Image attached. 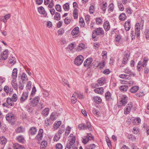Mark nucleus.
Instances as JSON below:
<instances>
[{
  "label": "nucleus",
  "instance_id": "6",
  "mask_svg": "<svg viewBox=\"0 0 149 149\" xmlns=\"http://www.w3.org/2000/svg\"><path fill=\"white\" fill-rule=\"evenodd\" d=\"M43 135V130L42 129L39 130L38 133L35 138L38 141H40L42 140Z\"/></svg>",
  "mask_w": 149,
  "mask_h": 149
},
{
  "label": "nucleus",
  "instance_id": "42",
  "mask_svg": "<svg viewBox=\"0 0 149 149\" xmlns=\"http://www.w3.org/2000/svg\"><path fill=\"white\" fill-rule=\"evenodd\" d=\"M148 61V59L146 57H144L142 63V66L145 67L146 66L147 62Z\"/></svg>",
  "mask_w": 149,
  "mask_h": 149
},
{
  "label": "nucleus",
  "instance_id": "59",
  "mask_svg": "<svg viewBox=\"0 0 149 149\" xmlns=\"http://www.w3.org/2000/svg\"><path fill=\"white\" fill-rule=\"evenodd\" d=\"M11 99L14 102H16L17 99V95L16 94H14L13 95Z\"/></svg>",
  "mask_w": 149,
  "mask_h": 149
},
{
  "label": "nucleus",
  "instance_id": "49",
  "mask_svg": "<svg viewBox=\"0 0 149 149\" xmlns=\"http://www.w3.org/2000/svg\"><path fill=\"white\" fill-rule=\"evenodd\" d=\"M61 135L59 134H56L55 135V136L54 138V141H57L60 138Z\"/></svg>",
  "mask_w": 149,
  "mask_h": 149
},
{
  "label": "nucleus",
  "instance_id": "32",
  "mask_svg": "<svg viewBox=\"0 0 149 149\" xmlns=\"http://www.w3.org/2000/svg\"><path fill=\"white\" fill-rule=\"evenodd\" d=\"M105 79L104 78H100L98 80V82L100 86L103 85L105 83Z\"/></svg>",
  "mask_w": 149,
  "mask_h": 149
},
{
  "label": "nucleus",
  "instance_id": "23",
  "mask_svg": "<svg viewBox=\"0 0 149 149\" xmlns=\"http://www.w3.org/2000/svg\"><path fill=\"white\" fill-rule=\"evenodd\" d=\"M79 32V29L78 27H76L72 31L71 34L72 35H76L78 34Z\"/></svg>",
  "mask_w": 149,
  "mask_h": 149
},
{
  "label": "nucleus",
  "instance_id": "26",
  "mask_svg": "<svg viewBox=\"0 0 149 149\" xmlns=\"http://www.w3.org/2000/svg\"><path fill=\"white\" fill-rule=\"evenodd\" d=\"M21 79L22 80L21 81L24 82V83H25V82L27 80V77L26 74L25 73H23L22 74L21 76Z\"/></svg>",
  "mask_w": 149,
  "mask_h": 149
},
{
  "label": "nucleus",
  "instance_id": "35",
  "mask_svg": "<svg viewBox=\"0 0 149 149\" xmlns=\"http://www.w3.org/2000/svg\"><path fill=\"white\" fill-rule=\"evenodd\" d=\"M47 146V142L46 141H42L41 144L40 148L41 149H44Z\"/></svg>",
  "mask_w": 149,
  "mask_h": 149
},
{
  "label": "nucleus",
  "instance_id": "62",
  "mask_svg": "<svg viewBox=\"0 0 149 149\" xmlns=\"http://www.w3.org/2000/svg\"><path fill=\"white\" fill-rule=\"evenodd\" d=\"M16 131L17 133H21L23 132L24 130L22 128L20 127L17 129Z\"/></svg>",
  "mask_w": 149,
  "mask_h": 149
},
{
  "label": "nucleus",
  "instance_id": "48",
  "mask_svg": "<svg viewBox=\"0 0 149 149\" xmlns=\"http://www.w3.org/2000/svg\"><path fill=\"white\" fill-rule=\"evenodd\" d=\"M73 15L75 19H77L78 18V12L77 9L75 8L73 12Z\"/></svg>",
  "mask_w": 149,
  "mask_h": 149
},
{
  "label": "nucleus",
  "instance_id": "7",
  "mask_svg": "<svg viewBox=\"0 0 149 149\" xmlns=\"http://www.w3.org/2000/svg\"><path fill=\"white\" fill-rule=\"evenodd\" d=\"M40 100V97L39 96L35 97L31 102V105L33 107H35L38 104Z\"/></svg>",
  "mask_w": 149,
  "mask_h": 149
},
{
  "label": "nucleus",
  "instance_id": "11",
  "mask_svg": "<svg viewBox=\"0 0 149 149\" xmlns=\"http://www.w3.org/2000/svg\"><path fill=\"white\" fill-rule=\"evenodd\" d=\"M17 69L15 68L13 69L11 75V77L13 79H16L17 77Z\"/></svg>",
  "mask_w": 149,
  "mask_h": 149
},
{
  "label": "nucleus",
  "instance_id": "5",
  "mask_svg": "<svg viewBox=\"0 0 149 149\" xmlns=\"http://www.w3.org/2000/svg\"><path fill=\"white\" fill-rule=\"evenodd\" d=\"M83 60V57L82 55H79L75 58L74 63L76 65H80L82 63Z\"/></svg>",
  "mask_w": 149,
  "mask_h": 149
},
{
  "label": "nucleus",
  "instance_id": "12",
  "mask_svg": "<svg viewBox=\"0 0 149 149\" xmlns=\"http://www.w3.org/2000/svg\"><path fill=\"white\" fill-rule=\"evenodd\" d=\"M79 97V99H82L84 98V96L83 93L80 92H75L72 95V97Z\"/></svg>",
  "mask_w": 149,
  "mask_h": 149
},
{
  "label": "nucleus",
  "instance_id": "41",
  "mask_svg": "<svg viewBox=\"0 0 149 149\" xmlns=\"http://www.w3.org/2000/svg\"><path fill=\"white\" fill-rule=\"evenodd\" d=\"M24 82L20 81L19 83V88L20 89H23L24 87Z\"/></svg>",
  "mask_w": 149,
  "mask_h": 149
},
{
  "label": "nucleus",
  "instance_id": "43",
  "mask_svg": "<svg viewBox=\"0 0 149 149\" xmlns=\"http://www.w3.org/2000/svg\"><path fill=\"white\" fill-rule=\"evenodd\" d=\"M129 56L128 55H127L125 56L123 58L122 63L123 64H126L128 60Z\"/></svg>",
  "mask_w": 149,
  "mask_h": 149
},
{
  "label": "nucleus",
  "instance_id": "16",
  "mask_svg": "<svg viewBox=\"0 0 149 149\" xmlns=\"http://www.w3.org/2000/svg\"><path fill=\"white\" fill-rule=\"evenodd\" d=\"M130 21H126L124 27L126 31H129L130 28Z\"/></svg>",
  "mask_w": 149,
  "mask_h": 149
},
{
  "label": "nucleus",
  "instance_id": "33",
  "mask_svg": "<svg viewBox=\"0 0 149 149\" xmlns=\"http://www.w3.org/2000/svg\"><path fill=\"white\" fill-rule=\"evenodd\" d=\"M57 116H56V113L53 112L52 113L50 116V118L52 121H54L56 118Z\"/></svg>",
  "mask_w": 149,
  "mask_h": 149
},
{
  "label": "nucleus",
  "instance_id": "57",
  "mask_svg": "<svg viewBox=\"0 0 149 149\" xmlns=\"http://www.w3.org/2000/svg\"><path fill=\"white\" fill-rule=\"evenodd\" d=\"M118 7L119 10L121 11H123L124 10V7L123 5L121 3H118Z\"/></svg>",
  "mask_w": 149,
  "mask_h": 149
},
{
  "label": "nucleus",
  "instance_id": "1",
  "mask_svg": "<svg viewBox=\"0 0 149 149\" xmlns=\"http://www.w3.org/2000/svg\"><path fill=\"white\" fill-rule=\"evenodd\" d=\"M104 33V31L102 28H98L94 30L92 32V38L94 40H97L96 37L97 35L101 36Z\"/></svg>",
  "mask_w": 149,
  "mask_h": 149
},
{
  "label": "nucleus",
  "instance_id": "28",
  "mask_svg": "<svg viewBox=\"0 0 149 149\" xmlns=\"http://www.w3.org/2000/svg\"><path fill=\"white\" fill-rule=\"evenodd\" d=\"M128 86L127 85H123L119 87V89L122 91L125 92L128 89Z\"/></svg>",
  "mask_w": 149,
  "mask_h": 149
},
{
  "label": "nucleus",
  "instance_id": "8",
  "mask_svg": "<svg viewBox=\"0 0 149 149\" xmlns=\"http://www.w3.org/2000/svg\"><path fill=\"white\" fill-rule=\"evenodd\" d=\"M28 95V93L27 92H23L22 95L20 99V102L21 103H23L26 100Z\"/></svg>",
  "mask_w": 149,
  "mask_h": 149
},
{
  "label": "nucleus",
  "instance_id": "46",
  "mask_svg": "<svg viewBox=\"0 0 149 149\" xmlns=\"http://www.w3.org/2000/svg\"><path fill=\"white\" fill-rule=\"evenodd\" d=\"M142 62L141 61H139L137 65V69L139 71H140L142 68Z\"/></svg>",
  "mask_w": 149,
  "mask_h": 149
},
{
  "label": "nucleus",
  "instance_id": "39",
  "mask_svg": "<svg viewBox=\"0 0 149 149\" xmlns=\"http://www.w3.org/2000/svg\"><path fill=\"white\" fill-rule=\"evenodd\" d=\"M10 16L11 15L10 14H8L5 16L2 20L3 22L5 23L7 22V20L10 18Z\"/></svg>",
  "mask_w": 149,
  "mask_h": 149
},
{
  "label": "nucleus",
  "instance_id": "54",
  "mask_svg": "<svg viewBox=\"0 0 149 149\" xmlns=\"http://www.w3.org/2000/svg\"><path fill=\"white\" fill-rule=\"evenodd\" d=\"M90 14H93L94 12V7L93 6H91L89 9Z\"/></svg>",
  "mask_w": 149,
  "mask_h": 149
},
{
  "label": "nucleus",
  "instance_id": "29",
  "mask_svg": "<svg viewBox=\"0 0 149 149\" xmlns=\"http://www.w3.org/2000/svg\"><path fill=\"white\" fill-rule=\"evenodd\" d=\"M85 47V45L83 43H80L78 45L77 50V51H79L84 48Z\"/></svg>",
  "mask_w": 149,
  "mask_h": 149
},
{
  "label": "nucleus",
  "instance_id": "17",
  "mask_svg": "<svg viewBox=\"0 0 149 149\" xmlns=\"http://www.w3.org/2000/svg\"><path fill=\"white\" fill-rule=\"evenodd\" d=\"M92 61V59L91 58H88L87 59L86 61L84 63V65L85 67H87L90 65Z\"/></svg>",
  "mask_w": 149,
  "mask_h": 149
},
{
  "label": "nucleus",
  "instance_id": "37",
  "mask_svg": "<svg viewBox=\"0 0 149 149\" xmlns=\"http://www.w3.org/2000/svg\"><path fill=\"white\" fill-rule=\"evenodd\" d=\"M52 121L50 118H47L45 121V125L47 126H49L52 124Z\"/></svg>",
  "mask_w": 149,
  "mask_h": 149
},
{
  "label": "nucleus",
  "instance_id": "14",
  "mask_svg": "<svg viewBox=\"0 0 149 149\" xmlns=\"http://www.w3.org/2000/svg\"><path fill=\"white\" fill-rule=\"evenodd\" d=\"M103 26L106 31H108L110 28L109 22L108 21H106L104 22Z\"/></svg>",
  "mask_w": 149,
  "mask_h": 149
},
{
  "label": "nucleus",
  "instance_id": "63",
  "mask_svg": "<svg viewBox=\"0 0 149 149\" xmlns=\"http://www.w3.org/2000/svg\"><path fill=\"white\" fill-rule=\"evenodd\" d=\"M105 65V63L104 61H103L102 62L100 63L99 64L98 66H100V68H103Z\"/></svg>",
  "mask_w": 149,
  "mask_h": 149
},
{
  "label": "nucleus",
  "instance_id": "64",
  "mask_svg": "<svg viewBox=\"0 0 149 149\" xmlns=\"http://www.w3.org/2000/svg\"><path fill=\"white\" fill-rule=\"evenodd\" d=\"M56 149H62L63 148V146L61 144L58 143L56 144Z\"/></svg>",
  "mask_w": 149,
  "mask_h": 149
},
{
  "label": "nucleus",
  "instance_id": "58",
  "mask_svg": "<svg viewBox=\"0 0 149 149\" xmlns=\"http://www.w3.org/2000/svg\"><path fill=\"white\" fill-rule=\"evenodd\" d=\"M89 139L86 136L84 137L83 138L82 142L84 144L87 143L89 140Z\"/></svg>",
  "mask_w": 149,
  "mask_h": 149
},
{
  "label": "nucleus",
  "instance_id": "19",
  "mask_svg": "<svg viewBox=\"0 0 149 149\" xmlns=\"http://www.w3.org/2000/svg\"><path fill=\"white\" fill-rule=\"evenodd\" d=\"M93 100L94 102L97 104L100 103L102 102V100L101 98L99 97H94L93 98Z\"/></svg>",
  "mask_w": 149,
  "mask_h": 149
},
{
  "label": "nucleus",
  "instance_id": "10",
  "mask_svg": "<svg viewBox=\"0 0 149 149\" xmlns=\"http://www.w3.org/2000/svg\"><path fill=\"white\" fill-rule=\"evenodd\" d=\"M132 103L131 102L128 104L126 106V108L124 110V113L126 114H128L130 112L131 109L132 107Z\"/></svg>",
  "mask_w": 149,
  "mask_h": 149
},
{
  "label": "nucleus",
  "instance_id": "4",
  "mask_svg": "<svg viewBox=\"0 0 149 149\" xmlns=\"http://www.w3.org/2000/svg\"><path fill=\"white\" fill-rule=\"evenodd\" d=\"M8 50L7 49L0 55V62H2V61H5L7 58L8 55Z\"/></svg>",
  "mask_w": 149,
  "mask_h": 149
},
{
  "label": "nucleus",
  "instance_id": "61",
  "mask_svg": "<svg viewBox=\"0 0 149 149\" xmlns=\"http://www.w3.org/2000/svg\"><path fill=\"white\" fill-rule=\"evenodd\" d=\"M42 94L43 95V97H47L49 95V94L48 92L46 90H44V91H43Z\"/></svg>",
  "mask_w": 149,
  "mask_h": 149
},
{
  "label": "nucleus",
  "instance_id": "22",
  "mask_svg": "<svg viewBox=\"0 0 149 149\" xmlns=\"http://www.w3.org/2000/svg\"><path fill=\"white\" fill-rule=\"evenodd\" d=\"M37 131V130L35 127H31L29 130V133L32 135L35 134Z\"/></svg>",
  "mask_w": 149,
  "mask_h": 149
},
{
  "label": "nucleus",
  "instance_id": "3",
  "mask_svg": "<svg viewBox=\"0 0 149 149\" xmlns=\"http://www.w3.org/2000/svg\"><path fill=\"white\" fill-rule=\"evenodd\" d=\"M86 126L84 123L79 124L78 125V128L79 130H86L88 129L89 130H92L90 123L88 121H86Z\"/></svg>",
  "mask_w": 149,
  "mask_h": 149
},
{
  "label": "nucleus",
  "instance_id": "31",
  "mask_svg": "<svg viewBox=\"0 0 149 149\" xmlns=\"http://www.w3.org/2000/svg\"><path fill=\"white\" fill-rule=\"evenodd\" d=\"M18 141L20 143H23L24 142L25 140L24 137L22 135H20L17 137Z\"/></svg>",
  "mask_w": 149,
  "mask_h": 149
},
{
  "label": "nucleus",
  "instance_id": "25",
  "mask_svg": "<svg viewBox=\"0 0 149 149\" xmlns=\"http://www.w3.org/2000/svg\"><path fill=\"white\" fill-rule=\"evenodd\" d=\"M139 87L137 86H135L132 87L130 89V91L132 93H135L139 89Z\"/></svg>",
  "mask_w": 149,
  "mask_h": 149
},
{
  "label": "nucleus",
  "instance_id": "47",
  "mask_svg": "<svg viewBox=\"0 0 149 149\" xmlns=\"http://www.w3.org/2000/svg\"><path fill=\"white\" fill-rule=\"evenodd\" d=\"M119 77L121 78L126 79H129L130 78V76L125 74H121L120 75Z\"/></svg>",
  "mask_w": 149,
  "mask_h": 149
},
{
  "label": "nucleus",
  "instance_id": "13",
  "mask_svg": "<svg viewBox=\"0 0 149 149\" xmlns=\"http://www.w3.org/2000/svg\"><path fill=\"white\" fill-rule=\"evenodd\" d=\"M94 91L96 93L102 94L104 92V89L103 87L98 88L94 89Z\"/></svg>",
  "mask_w": 149,
  "mask_h": 149
},
{
  "label": "nucleus",
  "instance_id": "27",
  "mask_svg": "<svg viewBox=\"0 0 149 149\" xmlns=\"http://www.w3.org/2000/svg\"><path fill=\"white\" fill-rule=\"evenodd\" d=\"M13 101L12 100L11 98L10 97L7 98L6 100V102L7 104L12 106H13L14 105V103Z\"/></svg>",
  "mask_w": 149,
  "mask_h": 149
},
{
  "label": "nucleus",
  "instance_id": "38",
  "mask_svg": "<svg viewBox=\"0 0 149 149\" xmlns=\"http://www.w3.org/2000/svg\"><path fill=\"white\" fill-rule=\"evenodd\" d=\"M111 94L109 92H107L105 93V97L106 100H109L111 98Z\"/></svg>",
  "mask_w": 149,
  "mask_h": 149
},
{
  "label": "nucleus",
  "instance_id": "53",
  "mask_svg": "<svg viewBox=\"0 0 149 149\" xmlns=\"http://www.w3.org/2000/svg\"><path fill=\"white\" fill-rule=\"evenodd\" d=\"M114 5L113 3H111L109 6H108L109 11H112L114 8Z\"/></svg>",
  "mask_w": 149,
  "mask_h": 149
},
{
  "label": "nucleus",
  "instance_id": "34",
  "mask_svg": "<svg viewBox=\"0 0 149 149\" xmlns=\"http://www.w3.org/2000/svg\"><path fill=\"white\" fill-rule=\"evenodd\" d=\"M65 127L63 125H62L60 128H59V130L58 131V134L61 135V134L63 133L65 131Z\"/></svg>",
  "mask_w": 149,
  "mask_h": 149
},
{
  "label": "nucleus",
  "instance_id": "15",
  "mask_svg": "<svg viewBox=\"0 0 149 149\" xmlns=\"http://www.w3.org/2000/svg\"><path fill=\"white\" fill-rule=\"evenodd\" d=\"M38 11L40 13L43 15L45 17L46 16L47 14L45 11L44 8L43 7L41 6L38 8Z\"/></svg>",
  "mask_w": 149,
  "mask_h": 149
},
{
  "label": "nucleus",
  "instance_id": "18",
  "mask_svg": "<svg viewBox=\"0 0 149 149\" xmlns=\"http://www.w3.org/2000/svg\"><path fill=\"white\" fill-rule=\"evenodd\" d=\"M127 97L125 95L122 97L120 102L124 106L127 103Z\"/></svg>",
  "mask_w": 149,
  "mask_h": 149
},
{
  "label": "nucleus",
  "instance_id": "40",
  "mask_svg": "<svg viewBox=\"0 0 149 149\" xmlns=\"http://www.w3.org/2000/svg\"><path fill=\"white\" fill-rule=\"evenodd\" d=\"M75 138L73 137L72 138L70 142L68 143H67V144L69 145L70 146H74V144L75 143Z\"/></svg>",
  "mask_w": 149,
  "mask_h": 149
},
{
  "label": "nucleus",
  "instance_id": "20",
  "mask_svg": "<svg viewBox=\"0 0 149 149\" xmlns=\"http://www.w3.org/2000/svg\"><path fill=\"white\" fill-rule=\"evenodd\" d=\"M11 84L12 87L15 90L17 89V84L16 82V79H13L11 81Z\"/></svg>",
  "mask_w": 149,
  "mask_h": 149
},
{
  "label": "nucleus",
  "instance_id": "21",
  "mask_svg": "<svg viewBox=\"0 0 149 149\" xmlns=\"http://www.w3.org/2000/svg\"><path fill=\"white\" fill-rule=\"evenodd\" d=\"M13 148L14 149H24V147L18 143H15L13 144Z\"/></svg>",
  "mask_w": 149,
  "mask_h": 149
},
{
  "label": "nucleus",
  "instance_id": "24",
  "mask_svg": "<svg viewBox=\"0 0 149 149\" xmlns=\"http://www.w3.org/2000/svg\"><path fill=\"white\" fill-rule=\"evenodd\" d=\"M49 108H46L43 110L42 114L45 116H47L49 113Z\"/></svg>",
  "mask_w": 149,
  "mask_h": 149
},
{
  "label": "nucleus",
  "instance_id": "9",
  "mask_svg": "<svg viewBox=\"0 0 149 149\" xmlns=\"http://www.w3.org/2000/svg\"><path fill=\"white\" fill-rule=\"evenodd\" d=\"M6 120L8 121L13 120L15 118V116L14 114L11 113L7 114L6 116Z\"/></svg>",
  "mask_w": 149,
  "mask_h": 149
},
{
  "label": "nucleus",
  "instance_id": "36",
  "mask_svg": "<svg viewBox=\"0 0 149 149\" xmlns=\"http://www.w3.org/2000/svg\"><path fill=\"white\" fill-rule=\"evenodd\" d=\"M126 17L125 14L124 13H122L119 16V19L121 21L124 20Z\"/></svg>",
  "mask_w": 149,
  "mask_h": 149
},
{
  "label": "nucleus",
  "instance_id": "55",
  "mask_svg": "<svg viewBox=\"0 0 149 149\" xmlns=\"http://www.w3.org/2000/svg\"><path fill=\"white\" fill-rule=\"evenodd\" d=\"M95 145L94 144H91L86 147L87 149H94L95 147Z\"/></svg>",
  "mask_w": 149,
  "mask_h": 149
},
{
  "label": "nucleus",
  "instance_id": "44",
  "mask_svg": "<svg viewBox=\"0 0 149 149\" xmlns=\"http://www.w3.org/2000/svg\"><path fill=\"white\" fill-rule=\"evenodd\" d=\"M61 19L60 14L59 13L56 12L55 15L54 19L55 20L58 21Z\"/></svg>",
  "mask_w": 149,
  "mask_h": 149
},
{
  "label": "nucleus",
  "instance_id": "2",
  "mask_svg": "<svg viewBox=\"0 0 149 149\" xmlns=\"http://www.w3.org/2000/svg\"><path fill=\"white\" fill-rule=\"evenodd\" d=\"M131 34L132 36H136L137 38L139 37L140 34V26L139 23H136L135 27V31H132Z\"/></svg>",
  "mask_w": 149,
  "mask_h": 149
},
{
  "label": "nucleus",
  "instance_id": "51",
  "mask_svg": "<svg viewBox=\"0 0 149 149\" xmlns=\"http://www.w3.org/2000/svg\"><path fill=\"white\" fill-rule=\"evenodd\" d=\"M64 9L66 10H68L69 9V4L68 3L64 4L63 6Z\"/></svg>",
  "mask_w": 149,
  "mask_h": 149
},
{
  "label": "nucleus",
  "instance_id": "52",
  "mask_svg": "<svg viewBox=\"0 0 149 149\" xmlns=\"http://www.w3.org/2000/svg\"><path fill=\"white\" fill-rule=\"evenodd\" d=\"M141 122V119L139 118H135L133 121L134 124H138Z\"/></svg>",
  "mask_w": 149,
  "mask_h": 149
},
{
  "label": "nucleus",
  "instance_id": "30",
  "mask_svg": "<svg viewBox=\"0 0 149 149\" xmlns=\"http://www.w3.org/2000/svg\"><path fill=\"white\" fill-rule=\"evenodd\" d=\"M101 8L103 11H105L107 9V4L106 2H102Z\"/></svg>",
  "mask_w": 149,
  "mask_h": 149
},
{
  "label": "nucleus",
  "instance_id": "56",
  "mask_svg": "<svg viewBox=\"0 0 149 149\" xmlns=\"http://www.w3.org/2000/svg\"><path fill=\"white\" fill-rule=\"evenodd\" d=\"M61 121H58L56 123L54 124V127L55 128L57 129L59 126L61 125Z\"/></svg>",
  "mask_w": 149,
  "mask_h": 149
},
{
  "label": "nucleus",
  "instance_id": "50",
  "mask_svg": "<svg viewBox=\"0 0 149 149\" xmlns=\"http://www.w3.org/2000/svg\"><path fill=\"white\" fill-rule=\"evenodd\" d=\"M75 47V45L74 44L72 43L70 45L68 46V48L71 51H74V47Z\"/></svg>",
  "mask_w": 149,
  "mask_h": 149
},
{
  "label": "nucleus",
  "instance_id": "45",
  "mask_svg": "<svg viewBox=\"0 0 149 149\" xmlns=\"http://www.w3.org/2000/svg\"><path fill=\"white\" fill-rule=\"evenodd\" d=\"M0 140L1 141V143L2 144H5L7 142V139L6 138L2 136L0 137Z\"/></svg>",
  "mask_w": 149,
  "mask_h": 149
},
{
  "label": "nucleus",
  "instance_id": "60",
  "mask_svg": "<svg viewBox=\"0 0 149 149\" xmlns=\"http://www.w3.org/2000/svg\"><path fill=\"white\" fill-rule=\"evenodd\" d=\"M56 10L59 12L61 11V6L59 4H57L55 7Z\"/></svg>",
  "mask_w": 149,
  "mask_h": 149
}]
</instances>
